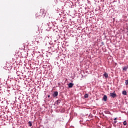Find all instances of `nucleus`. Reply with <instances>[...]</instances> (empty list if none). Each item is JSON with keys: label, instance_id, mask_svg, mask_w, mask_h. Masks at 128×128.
Here are the masks:
<instances>
[{"label": "nucleus", "instance_id": "obj_1", "mask_svg": "<svg viewBox=\"0 0 128 128\" xmlns=\"http://www.w3.org/2000/svg\"><path fill=\"white\" fill-rule=\"evenodd\" d=\"M110 96H112L113 98H114L116 96V94L114 92L110 93Z\"/></svg>", "mask_w": 128, "mask_h": 128}, {"label": "nucleus", "instance_id": "obj_2", "mask_svg": "<svg viewBox=\"0 0 128 128\" xmlns=\"http://www.w3.org/2000/svg\"><path fill=\"white\" fill-rule=\"evenodd\" d=\"M57 3H58V2L56 0H54L52 1V6H56Z\"/></svg>", "mask_w": 128, "mask_h": 128}, {"label": "nucleus", "instance_id": "obj_3", "mask_svg": "<svg viewBox=\"0 0 128 128\" xmlns=\"http://www.w3.org/2000/svg\"><path fill=\"white\" fill-rule=\"evenodd\" d=\"M58 96V92H54L53 94V96L56 98V96Z\"/></svg>", "mask_w": 128, "mask_h": 128}, {"label": "nucleus", "instance_id": "obj_4", "mask_svg": "<svg viewBox=\"0 0 128 128\" xmlns=\"http://www.w3.org/2000/svg\"><path fill=\"white\" fill-rule=\"evenodd\" d=\"M103 100H104V102H106V100H108V96L104 95L103 97Z\"/></svg>", "mask_w": 128, "mask_h": 128}, {"label": "nucleus", "instance_id": "obj_5", "mask_svg": "<svg viewBox=\"0 0 128 128\" xmlns=\"http://www.w3.org/2000/svg\"><path fill=\"white\" fill-rule=\"evenodd\" d=\"M68 86L70 88H72V86H74V84L72 83H70L68 84Z\"/></svg>", "mask_w": 128, "mask_h": 128}, {"label": "nucleus", "instance_id": "obj_6", "mask_svg": "<svg viewBox=\"0 0 128 128\" xmlns=\"http://www.w3.org/2000/svg\"><path fill=\"white\" fill-rule=\"evenodd\" d=\"M103 76H104V78H108V73L105 72L103 74Z\"/></svg>", "mask_w": 128, "mask_h": 128}, {"label": "nucleus", "instance_id": "obj_7", "mask_svg": "<svg viewBox=\"0 0 128 128\" xmlns=\"http://www.w3.org/2000/svg\"><path fill=\"white\" fill-rule=\"evenodd\" d=\"M36 16H42V14L40 12H38L36 14Z\"/></svg>", "mask_w": 128, "mask_h": 128}, {"label": "nucleus", "instance_id": "obj_8", "mask_svg": "<svg viewBox=\"0 0 128 128\" xmlns=\"http://www.w3.org/2000/svg\"><path fill=\"white\" fill-rule=\"evenodd\" d=\"M28 125L29 126H32V121H29L28 122Z\"/></svg>", "mask_w": 128, "mask_h": 128}, {"label": "nucleus", "instance_id": "obj_9", "mask_svg": "<svg viewBox=\"0 0 128 128\" xmlns=\"http://www.w3.org/2000/svg\"><path fill=\"white\" fill-rule=\"evenodd\" d=\"M122 94H124V96H126V90L122 91Z\"/></svg>", "mask_w": 128, "mask_h": 128}, {"label": "nucleus", "instance_id": "obj_10", "mask_svg": "<svg viewBox=\"0 0 128 128\" xmlns=\"http://www.w3.org/2000/svg\"><path fill=\"white\" fill-rule=\"evenodd\" d=\"M123 70H125V72H126V70H128V68H126V66H124L122 68Z\"/></svg>", "mask_w": 128, "mask_h": 128}, {"label": "nucleus", "instance_id": "obj_11", "mask_svg": "<svg viewBox=\"0 0 128 128\" xmlns=\"http://www.w3.org/2000/svg\"><path fill=\"white\" fill-rule=\"evenodd\" d=\"M84 98H88V94H85L84 96Z\"/></svg>", "mask_w": 128, "mask_h": 128}, {"label": "nucleus", "instance_id": "obj_12", "mask_svg": "<svg viewBox=\"0 0 128 128\" xmlns=\"http://www.w3.org/2000/svg\"><path fill=\"white\" fill-rule=\"evenodd\" d=\"M40 12H43V14H46V11L44 9H41L40 10Z\"/></svg>", "mask_w": 128, "mask_h": 128}, {"label": "nucleus", "instance_id": "obj_13", "mask_svg": "<svg viewBox=\"0 0 128 128\" xmlns=\"http://www.w3.org/2000/svg\"><path fill=\"white\" fill-rule=\"evenodd\" d=\"M123 124L124 126H126V124H128V122H126V121H124Z\"/></svg>", "mask_w": 128, "mask_h": 128}, {"label": "nucleus", "instance_id": "obj_14", "mask_svg": "<svg viewBox=\"0 0 128 128\" xmlns=\"http://www.w3.org/2000/svg\"><path fill=\"white\" fill-rule=\"evenodd\" d=\"M60 102H61V100H56L57 104H60Z\"/></svg>", "mask_w": 128, "mask_h": 128}, {"label": "nucleus", "instance_id": "obj_15", "mask_svg": "<svg viewBox=\"0 0 128 128\" xmlns=\"http://www.w3.org/2000/svg\"><path fill=\"white\" fill-rule=\"evenodd\" d=\"M125 84H126V86H128V80H126Z\"/></svg>", "mask_w": 128, "mask_h": 128}, {"label": "nucleus", "instance_id": "obj_16", "mask_svg": "<svg viewBox=\"0 0 128 128\" xmlns=\"http://www.w3.org/2000/svg\"><path fill=\"white\" fill-rule=\"evenodd\" d=\"M114 124H116V123H117V122H118V121H116V120H114Z\"/></svg>", "mask_w": 128, "mask_h": 128}, {"label": "nucleus", "instance_id": "obj_17", "mask_svg": "<svg viewBox=\"0 0 128 128\" xmlns=\"http://www.w3.org/2000/svg\"><path fill=\"white\" fill-rule=\"evenodd\" d=\"M118 120V118H114V120Z\"/></svg>", "mask_w": 128, "mask_h": 128}, {"label": "nucleus", "instance_id": "obj_18", "mask_svg": "<svg viewBox=\"0 0 128 128\" xmlns=\"http://www.w3.org/2000/svg\"><path fill=\"white\" fill-rule=\"evenodd\" d=\"M50 95H48V98H50Z\"/></svg>", "mask_w": 128, "mask_h": 128}]
</instances>
